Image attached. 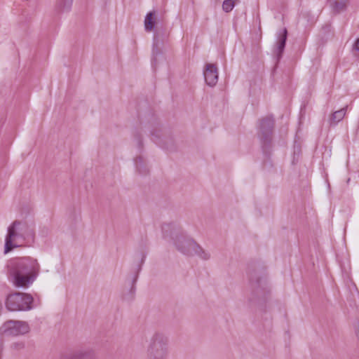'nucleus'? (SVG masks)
<instances>
[{
    "label": "nucleus",
    "mask_w": 359,
    "mask_h": 359,
    "mask_svg": "<svg viewBox=\"0 0 359 359\" xmlns=\"http://www.w3.org/2000/svg\"><path fill=\"white\" fill-rule=\"evenodd\" d=\"M157 13L156 11L149 12L144 18V26L147 32H154V46L157 47L161 39V34L158 29H155Z\"/></svg>",
    "instance_id": "0eeeda50"
},
{
    "label": "nucleus",
    "mask_w": 359,
    "mask_h": 359,
    "mask_svg": "<svg viewBox=\"0 0 359 359\" xmlns=\"http://www.w3.org/2000/svg\"><path fill=\"white\" fill-rule=\"evenodd\" d=\"M186 243L188 246L187 248H180L182 250V253L187 255H196L204 260H208L210 258V253L203 249L194 240H187Z\"/></svg>",
    "instance_id": "1a4fd4ad"
},
{
    "label": "nucleus",
    "mask_w": 359,
    "mask_h": 359,
    "mask_svg": "<svg viewBox=\"0 0 359 359\" xmlns=\"http://www.w3.org/2000/svg\"><path fill=\"white\" fill-rule=\"evenodd\" d=\"M162 231L165 238H170L176 248L182 252L180 248H187V241L192 240L184 236L180 226L175 223H166L162 226Z\"/></svg>",
    "instance_id": "39448f33"
},
{
    "label": "nucleus",
    "mask_w": 359,
    "mask_h": 359,
    "mask_svg": "<svg viewBox=\"0 0 359 359\" xmlns=\"http://www.w3.org/2000/svg\"><path fill=\"white\" fill-rule=\"evenodd\" d=\"M331 11L334 14H339L346 10L348 0H327Z\"/></svg>",
    "instance_id": "4468645a"
},
{
    "label": "nucleus",
    "mask_w": 359,
    "mask_h": 359,
    "mask_svg": "<svg viewBox=\"0 0 359 359\" xmlns=\"http://www.w3.org/2000/svg\"><path fill=\"white\" fill-rule=\"evenodd\" d=\"M33 297L26 293L15 292L8 296L6 306L9 311H29L32 309Z\"/></svg>",
    "instance_id": "20e7f679"
},
{
    "label": "nucleus",
    "mask_w": 359,
    "mask_h": 359,
    "mask_svg": "<svg viewBox=\"0 0 359 359\" xmlns=\"http://www.w3.org/2000/svg\"><path fill=\"white\" fill-rule=\"evenodd\" d=\"M274 121L271 117L262 118L259 123V137L263 144L266 146L271 142Z\"/></svg>",
    "instance_id": "6e6552de"
},
{
    "label": "nucleus",
    "mask_w": 359,
    "mask_h": 359,
    "mask_svg": "<svg viewBox=\"0 0 359 359\" xmlns=\"http://www.w3.org/2000/svg\"><path fill=\"white\" fill-rule=\"evenodd\" d=\"M205 81L209 86H215L218 81V72L217 68L215 65L207 64L205 65L204 72Z\"/></svg>",
    "instance_id": "ddd939ff"
},
{
    "label": "nucleus",
    "mask_w": 359,
    "mask_h": 359,
    "mask_svg": "<svg viewBox=\"0 0 359 359\" xmlns=\"http://www.w3.org/2000/svg\"><path fill=\"white\" fill-rule=\"evenodd\" d=\"M147 354V359H168L170 355L168 337L163 332H155L149 339Z\"/></svg>",
    "instance_id": "7ed1b4c3"
},
{
    "label": "nucleus",
    "mask_w": 359,
    "mask_h": 359,
    "mask_svg": "<svg viewBox=\"0 0 359 359\" xmlns=\"http://www.w3.org/2000/svg\"><path fill=\"white\" fill-rule=\"evenodd\" d=\"M135 162L136 168L139 170V172H146V170L144 171V172H142L141 170L142 165V164L144 163L142 157L139 156V157L136 158Z\"/></svg>",
    "instance_id": "a211bd4d"
},
{
    "label": "nucleus",
    "mask_w": 359,
    "mask_h": 359,
    "mask_svg": "<svg viewBox=\"0 0 359 359\" xmlns=\"http://www.w3.org/2000/svg\"><path fill=\"white\" fill-rule=\"evenodd\" d=\"M151 135L152 137V140L156 142V138H158L159 137V130H155L154 131H151Z\"/></svg>",
    "instance_id": "aec40b11"
},
{
    "label": "nucleus",
    "mask_w": 359,
    "mask_h": 359,
    "mask_svg": "<svg viewBox=\"0 0 359 359\" xmlns=\"http://www.w3.org/2000/svg\"><path fill=\"white\" fill-rule=\"evenodd\" d=\"M12 348L15 350H20L25 348V344L22 341L15 342L12 344Z\"/></svg>",
    "instance_id": "6ab92c4d"
},
{
    "label": "nucleus",
    "mask_w": 359,
    "mask_h": 359,
    "mask_svg": "<svg viewBox=\"0 0 359 359\" xmlns=\"http://www.w3.org/2000/svg\"><path fill=\"white\" fill-rule=\"evenodd\" d=\"M34 231L27 223L15 220L8 228V233L5 239L4 252L7 253L15 248L25 245L32 241Z\"/></svg>",
    "instance_id": "f03ea898"
},
{
    "label": "nucleus",
    "mask_w": 359,
    "mask_h": 359,
    "mask_svg": "<svg viewBox=\"0 0 359 359\" xmlns=\"http://www.w3.org/2000/svg\"><path fill=\"white\" fill-rule=\"evenodd\" d=\"M354 50L355 51V55L359 57V39L355 42Z\"/></svg>",
    "instance_id": "412c9836"
},
{
    "label": "nucleus",
    "mask_w": 359,
    "mask_h": 359,
    "mask_svg": "<svg viewBox=\"0 0 359 359\" xmlns=\"http://www.w3.org/2000/svg\"><path fill=\"white\" fill-rule=\"evenodd\" d=\"M137 144H138V146L140 147H142V142L140 140V137H137Z\"/></svg>",
    "instance_id": "5701e85b"
},
{
    "label": "nucleus",
    "mask_w": 359,
    "mask_h": 359,
    "mask_svg": "<svg viewBox=\"0 0 359 359\" xmlns=\"http://www.w3.org/2000/svg\"><path fill=\"white\" fill-rule=\"evenodd\" d=\"M346 109L347 106L334 111L330 118V124L336 125L337 123L341 121L346 115Z\"/></svg>",
    "instance_id": "2eb2a0df"
},
{
    "label": "nucleus",
    "mask_w": 359,
    "mask_h": 359,
    "mask_svg": "<svg viewBox=\"0 0 359 359\" xmlns=\"http://www.w3.org/2000/svg\"><path fill=\"white\" fill-rule=\"evenodd\" d=\"M37 259L30 257L12 260L8 265V277L17 287H28L40 272Z\"/></svg>",
    "instance_id": "f257e3e1"
},
{
    "label": "nucleus",
    "mask_w": 359,
    "mask_h": 359,
    "mask_svg": "<svg viewBox=\"0 0 359 359\" xmlns=\"http://www.w3.org/2000/svg\"><path fill=\"white\" fill-rule=\"evenodd\" d=\"M287 38V30L283 28L277 32V41L274 46L273 53L277 57V60H280L284 51L285 43Z\"/></svg>",
    "instance_id": "9b49d317"
},
{
    "label": "nucleus",
    "mask_w": 359,
    "mask_h": 359,
    "mask_svg": "<svg viewBox=\"0 0 359 359\" xmlns=\"http://www.w3.org/2000/svg\"><path fill=\"white\" fill-rule=\"evenodd\" d=\"M3 349V344L1 341H0V359H1V351Z\"/></svg>",
    "instance_id": "b1692460"
},
{
    "label": "nucleus",
    "mask_w": 359,
    "mask_h": 359,
    "mask_svg": "<svg viewBox=\"0 0 359 359\" xmlns=\"http://www.w3.org/2000/svg\"><path fill=\"white\" fill-rule=\"evenodd\" d=\"M29 325L25 321L8 320L0 328V332L6 336H18L28 333Z\"/></svg>",
    "instance_id": "423d86ee"
},
{
    "label": "nucleus",
    "mask_w": 359,
    "mask_h": 359,
    "mask_svg": "<svg viewBox=\"0 0 359 359\" xmlns=\"http://www.w3.org/2000/svg\"><path fill=\"white\" fill-rule=\"evenodd\" d=\"M73 0H57V8L61 12H65L70 10Z\"/></svg>",
    "instance_id": "dca6fc26"
},
{
    "label": "nucleus",
    "mask_w": 359,
    "mask_h": 359,
    "mask_svg": "<svg viewBox=\"0 0 359 359\" xmlns=\"http://www.w3.org/2000/svg\"><path fill=\"white\" fill-rule=\"evenodd\" d=\"M134 293H135V287L133 286L131 287L130 290V297L128 298L129 299H131L133 298V296H134Z\"/></svg>",
    "instance_id": "4be33fe9"
},
{
    "label": "nucleus",
    "mask_w": 359,
    "mask_h": 359,
    "mask_svg": "<svg viewBox=\"0 0 359 359\" xmlns=\"http://www.w3.org/2000/svg\"><path fill=\"white\" fill-rule=\"evenodd\" d=\"M250 281L255 295L257 297L264 298L269 293L266 277H258L256 274H252L250 276Z\"/></svg>",
    "instance_id": "9d476101"
},
{
    "label": "nucleus",
    "mask_w": 359,
    "mask_h": 359,
    "mask_svg": "<svg viewBox=\"0 0 359 359\" xmlns=\"http://www.w3.org/2000/svg\"><path fill=\"white\" fill-rule=\"evenodd\" d=\"M237 0H224L222 4V9L224 12L229 13L233 10Z\"/></svg>",
    "instance_id": "f3484780"
},
{
    "label": "nucleus",
    "mask_w": 359,
    "mask_h": 359,
    "mask_svg": "<svg viewBox=\"0 0 359 359\" xmlns=\"http://www.w3.org/2000/svg\"><path fill=\"white\" fill-rule=\"evenodd\" d=\"M59 359H97L92 349H81L62 355Z\"/></svg>",
    "instance_id": "f8f14e48"
}]
</instances>
